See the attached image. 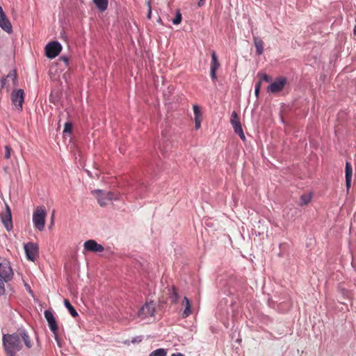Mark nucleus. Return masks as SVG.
<instances>
[{
	"mask_svg": "<svg viewBox=\"0 0 356 356\" xmlns=\"http://www.w3.org/2000/svg\"><path fill=\"white\" fill-rule=\"evenodd\" d=\"M257 76L259 79V81H261V83L264 81L265 82H270L271 81V78L266 74L262 73V72H258Z\"/></svg>",
	"mask_w": 356,
	"mask_h": 356,
	"instance_id": "b1692460",
	"label": "nucleus"
},
{
	"mask_svg": "<svg viewBox=\"0 0 356 356\" xmlns=\"http://www.w3.org/2000/svg\"><path fill=\"white\" fill-rule=\"evenodd\" d=\"M24 92L22 89L14 90L11 93V100L15 109L21 111L23 108Z\"/></svg>",
	"mask_w": 356,
	"mask_h": 356,
	"instance_id": "0eeeda50",
	"label": "nucleus"
},
{
	"mask_svg": "<svg viewBox=\"0 0 356 356\" xmlns=\"http://www.w3.org/2000/svg\"><path fill=\"white\" fill-rule=\"evenodd\" d=\"M1 220L5 228L10 231L13 228L11 210L8 204H6L5 211L1 214Z\"/></svg>",
	"mask_w": 356,
	"mask_h": 356,
	"instance_id": "9b49d317",
	"label": "nucleus"
},
{
	"mask_svg": "<svg viewBox=\"0 0 356 356\" xmlns=\"http://www.w3.org/2000/svg\"><path fill=\"white\" fill-rule=\"evenodd\" d=\"M0 26L1 28L8 33H11L13 31V27L11 23L7 18L5 13L3 10L2 7L0 6Z\"/></svg>",
	"mask_w": 356,
	"mask_h": 356,
	"instance_id": "ddd939ff",
	"label": "nucleus"
},
{
	"mask_svg": "<svg viewBox=\"0 0 356 356\" xmlns=\"http://www.w3.org/2000/svg\"><path fill=\"white\" fill-rule=\"evenodd\" d=\"M93 2L101 11H104L108 7V0H93Z\"/></svg>",
	"mask_w": 356,
	"mask_h": 356,
	"instance_id": "aec40b11",
	"label": "nucleus"
},
{
	"mask_svg": "<svg viewBox=\"0 0 356 356\" xmlns=\"http://www.w3.org/2000/svg\"><path fill=\"white\" fill-rule=\"evenodd\" d=\"M62 46L58 42H50L45 47V55L49 58H54L60 54Z\"/></svg>",
	"mask_w": 356,
	"mask_h": 356,
	"instance_id": "6e6552de",
	"label": "nucleus"
},
{
	"mask_svg": "<svg viewBox=\"0 0 356 356\" xmlns=\"http://www.w3.org/2000/svg\"><path fill=\"white\" fill-rule=\"evenodd\" d=\"M201 121H202V119L195 120V129H200V124H201Z\"/></svg>",
	"mask_w": 356,
	"mask_h": 356,
	"instance_id": "2f4dec72",
	"label": "nucleus"
},
{
	"mask_svg": "<svg viewBox=\"0 0 356 356\" xmlns=\"http://www.w3.org/2000/svg\"><path fill=\"white\" fill-rule=\"evenodd\" d=\"M72 131V124L70 122H67L65 124L63 134L65 135H70Z\"/></svg>",
	"mask_w": 356,
	"mask_h": 356,
	"instance_id": "a878e982",
	"label": "nucleus"
},
{
	"mask_svg": "<svg viewBox=\"0 0 356 356\" xmlns=\"http://www.w3.org/2000/svg\"><path fill=\"white\" fill-rule=\"evenodd\" d=\"M261 86V81H258L256 83V85H255V91H254V92H255L256 97H258L259 95Z\"/></svg>",
	"mask_w": 356,
	"mask_h": 356,
	"instance_id": "c756f323",
	"label": "nucleus"
},
{
	"mask_svg": "<svg viewBox=\"0 0 356 356\" xmlns=\"http://www.w3.org/2000/svg\"><path fill=\"white\" fill-rule=\"evenodd\" d=\"M171 291H172V293L170 294V299L172 303L176 304V303H177L178 299H179L178 293H177V289H176V288L175 286H173L171 289Z\"/></svg>",
	"mask_w": 356,
	"mask_h": 356,
	"instance_id": "5701e85b",
	"label": "nucleus"
},
{
	"mask_svg": "<svg viewBox=\"0 0 356 356\" xmlns=\"http://www.w3.org/2000/svg\"><path fill=\"white\" fill-rule=\"evenodd\" d=\"M182 305L185 307V309L181 315L182 317L185 318L189 316V315L192 313L191 302L187 297L184 298Z\"/></svg>",
	"mask_w": 356,
	"mask_h": 356,
	"instance_id": "a211bd4d",
	"label": "nucleus"
},
{
	"mask_svg": "<svg viewBox=\"0 0 356 356\" xmlns=\"http://www.w3.org/2000/svg\"><path fill=\"white\" fill-rule=\"evenodd\" d=\"M8 79H11L14 85L17 84V74L15 71H13L10 72L6 77L3 76L0 79V89L4 88L6 87L8 88V86L6 85Z\"/></svg>",
	"mask_w": 356,
	"mask_h": 356,
	"instance_id": "dca6fc26",
	"label": "nucleus"
},
{
	"mask_svg": "<svg viewBox=\"0 0 356 356\" xmlns=\"http://www.w3.org/2000/svg\"><path fill=\"white\" fill-rule=\"evenodd\" d=\"M54 213H53L51 215V222L50 223L51 226L54 225Z\"/></svg>",
	"mask_w": 356,
	"mask_h": 356,
	"instance_id": "f704fd0d",
	"label": "nucleus"
},
{
	"mask_svg": "<svg viewBox=\"0 0 356 356\" xmlns=\"http://www.w3.org/2000/svg\"><path fill=\"white\" fill-rule=\"evenodd\" d=\"M47 216L46 209L44 206L38 207L33 213V222L35 229L42 232L44 229Z\"/></svg>",
	"mask_w": 356,
	"mask_h": 356,
	"instance_id": "7ed1b4c3",
	"label": "nucleus"
},
{
	"mask_svg": "<svg viewBox=\"0 0 356 356\" xmlns=\"http://www.w3.org/2000/svg\"><path fill=\"white\" fill-rule=\"evenodd\" d=\"M171 356H184L182 353H173Z\"/></svg>",
	"mask_w": 356,
	"mask_h": 356,
	"instance_id": "72a5a7b5",
	"label": "nucleus"
},
{
	"mask_svg": "<svg viewBox=\"0 0 356 356\" xmlns=\"http://www.w3.org/2000/svg\"><path fill=\"white\" fill-rule=\"evenodd\" d=\"M156 304L153 301H150L141 307L138 315L144 318L148 316H154Z\"/></svg>",
	"mask_w": 356,
	"mask_h": 356,
	"instance_id": "9d476101",
	"label": "nucleus"
},
{
	"mask_svg": "<svg viewBox=\"0 0 356 356\" xmlns=\"http://www.w3.org/2000/svg\"><path fill=\"white\" fill-rule=\"evenodd\" d=\"M254 44L257 49V54L261 55L264 52V42L259 38H254Z\"/></svg>",
	"mask_w": 356,
	"mask_h": 356,
	"instance_id": "6ab92c4d",
	"label": "nucleus"
},
{
	"mask_svg": "<svg viewBox=\"0 0 356 356\" xmlns=\"http://www.w3.org/2000/svg\"><path fill=\"white\" fill-rule=\"evenodd\" d=\"M92 193L96 195L98 203L103 207L108 204L109 202L118 199V195L114 192L104 193L101 190L92 191Z\"/></svg>",
	"mask_w": 356,
	"mask_h": 356,
	"instance_id": "20e7f679",
	"label": "nucleus"
},
{
	"mask_svg": "<svg viewBox=\"0 0 356 356\" xmlns=\"http://www.w3.org/2000/svg\"><path fill=\"white\" fill-rule=\"evenodd\" d=\"M14 273L10 262L6 259L0 261V296L4 294L5 282H10L13 277Z\"/></svg>",
	"mask_w": 356,
	"mask_h": 356,
	"instance_id": "f03ea898",
	"label": "nucleus"
},
{
	"mask_svg": "<svg viewBox=\"0 0 356 356\" xmlns=\"http://www.w3.org/2000/svg\"><path fill=\"white\" fill-rule=\"evenodd\" d=\"M64 305L65 306L67 307V309H68V311L70 312V314L73 316V317H76L78 316V313L76 311V309L74 308V307L70 304V301L67 299H65L64 300Z\"/></svg>",
	"mask_w": 356,
	"mask_h": 356,
	"instance_id": "412c9836",
	"label": "nucleus"
},
{
	"mask_svg": "<svg viewBox=\"0 0 356 356\" xmlns=\"http://www.w3.org/2000/svg\"><path fill=\"white\" fill-rule=\"evenodd\" d=\"M195 120L202 119V113L200 107L197 105H193V106Z\"/></svg>",
	"mask_w": 356,
	"mask_h": 356,
	"instance_id": "bb28decb",
	"label": "nucleus"
},
{
	"mask_svg": "<svg viewBox=\"0 0 356 356\" xmlns=\"http://www.w3.org/2000/svg\"><path fill=\"white\" fill-rule=\"evenodd\" d=\"M346 185L347 191H348L350 186H351V180H352V175H353V168L352 165L349 162H346Z\"/></svg>",
	"mask_w": 356,
	"mask_h": 356,
	"instance_id": "f3484780",
	"label": "nucleus"
},
{
	"mask_svg": "<svg viewBox=\"0 0 356 356\" xmlns=\"http://www.w3.org/2000/svg\"><path fill=\"white\" fill-rule=\"evenodd\" d=\"M211 70H210V74L211 76V79L213 81H216L217 79L216 76V71L220 67V63L218 60L217 55L214 51H212L211 52Z\"/></svg>",
	"mask_w": 356,
	"mask_h": 356,
	"instance_id": "2eb2a0df",
	"label": "nucleus"
},
{
	"mask_svg": "<svg viewBox=\"0 0 356 356\" xmlns=\"http://www.w3.org/2000/svg\"><path fill=\"white\" fill-rule=\"evenodd\" d=\"M287 83L286 77L281 76L276 79L268 87V92L270 93H277L281 92Z\"/></svg>",
	"mask_w": 356,
	"mask_h": 356,
	"instance_id": "1a4fd4ad",
	"label": "nucleus"
},
{
	"mask_svg": "<svg viewBox=\"0 0 356 356\" xmlns=\"http://www.w3.org/2000/svg\"><path fill=\"white\" fill-rule=\"evenodd\" d=\"M353 32H354V35L356 36V26L354 28Z\"/></svg>",
	"mask_w": 356,
	"mask_h": 356,
	"instance_id": "e433bc0d",
	"label": "nucleus"
},
{
	"mask_svg": "<svg viewBox=\"0 0 356 356\" xmlns=\"http://www.w3.org/2000/svg\"><path fill=\"white\" fill-rule=\"evenodd\" d=\"M204 4V0H199L197 5L199 7L202 6Z\"/></svg>",
	"mask_w": 356,
	"mask_h": 356,
	"instance_id": "473e14b6",
	"label": "nucleus"
},
{
	"mask_svg": "<svg viewBox=\"0 0 356 356\" xmlns=\"http://www.w3.org/2000/svg\"><path fill=\"white\" fill-rule=\"evenodd\" d=\"M181 19H182L181 14L180 11L178 10H177L176 16H175V19H172V23L175 25H178L181 23Z\"/></svg>",
	"mask_w": 356,
	"mask_h": 356,
	"instance_id": "cd10ccee",
	"label": "nucleus"
},
{
	"mask_svg": "<svg viewBox=\"0 0 356 356\" xmlns=\"http://www.w3.org/2000/svg\"><path fill=\"white\" fill-rule=\"evenodd\" d=\"M26 256L28 260L34 261L39 255V247L37 243L29 242L24 246Z\"/></svg>",
	"mask_w": 356,
	"mask_h": 356,
	"instance_id": "423d86ee",
	"label": "nucleus"
},
{
	"mask_svg": "<svg viewBox=\"0 0 356 356\" xmlns=\"http://www.w3.org/2000/svg\"><path fill=\"white\" fill-rule=\"evenodd\" d=\"M230 123L234 130L235 134H238L240 138L244 141L245 140V136L243 133L239 117L235 111L232 113Z\"/></svg>",
	"mask_w": 356,
	"mask_h": 356,
	"instance_id": "39448f33",
	"label": "nucleus"
},
{
	"mask_svg": "<svg viewBox=\"0 0 356 356\" xmlns=\"http://www.w3.org/2000/svg\"><path fill=\"white\" fill-rule=\"evenodd\" d=\"M83 247L85 250L93 252H102L104 250L102 245L97 243L92 239L86 241L83 244Z\"/></svg>",
	"mask_w": 356,
	"mask_h": 356,
	"instance_id": "f8f14e48",
	"label": "nucleus"
},
{
	"mask_svg": "<svg viewBox=\"0 0 356 356\" xmlns=\"http://www.w3.org/2000/svg\"><path fill=\"white\" fill-rule=\"evenodd\" d=\"M312 198V194H304L301 195L300 205L303 206L308 204L311 202Z\"/></svg>",
	"mask_w": 356,
	"mask_h": 356,
	"instance_id": "4be33fe9",
	"label": "nucleus"
},
{
	"mask_svg": "<svg viewBox=\"0 0 356 356\" xmlns=\"http://www.w3.org/2000/svg\"><path fill=\"white\" fill-rule=\"evenodd\" d=\"M4 149H5L4 158L6 159H9L11 156L12 148L8 145H6Z\"/></svg>",
	"mask_w": 356,
	"mask_h": 356,
	"instance_id": "c85d7f7f",
	"label": "nucleus"
},
{
	"mask_svg": "<svg viewBox=\"0 0 356 356\" xmlns=\"http://www.w3.org/2000/svg\"><path fill=\"white\" fill-rule=\"evenodd\" d=\"M44 317L48 322L49 329L56 335L58 332V325L53 313L49 310H45Z\"/></svg>",
	"mask_w": 356,
	"mask_h": 356,
	"instance_id": "4468645a",
	"label": "nucleus"
},
{
	"mask_svg": "<svg viewBox=\"0 0 356 356\" xmlns=\"http://www.w3.org/2000/svg\"><path fill=\"white\" fill-rule=\"evenodd\" d=\"M61 59L65 62V63H67V58H65V57H62Z\"/></svg>",
	"mask_w": 356,
	"mask_h": 356,
	"instance_id": "c9c22d12",
	"label": "nucleus"
},
{
	"mask_svg": "<svg viewBox=\"0 0 356 356\" xmlns=\"http://www.w3.org/2000/svg\"><path fill=\"white\" fill-rule=\"evenodd\" d=\"M152 17V8L150 6L149 2H148V13H147V18L150 19Z\"/></svg>",
	"mask_w": 356,
	"mask_h": 356,
	"instance_id": "7c9ffc66",
	"label": "nucleus"
},
{
	"mask_svg": "<svg viewBox=\"0 0 356 356\" xmlns=\"http://www.w3.org/2000/svg\"><path fill=\"white\" fill-rule=\"evenodd\" d=\"M167 353L163 348H159L150 353L149 356H166Z\"/></svg>",
	"mask_w": 356,
	"mask_h": 356,
	"instance_id": "393cba45",
	"label": "nucleus"
},
{
	"mask_svg": "<svg viewBox=\"0 0 356 356\" xmlns=\"http://www.w3.org/2000/svg\"><path fill=\"white\" fill-rule=\"evenodd\" d=\"M22 340L28 348L32 347L29 336L24 330H20L13 334H6L3 336V346L7 356H15L22 350Z\"/></svg>",
	"mask_w": 356,
	"mask_h": 356,
	"instance_id": "f257e3e1",
	"label": "nucleus"
}]
</instances>
